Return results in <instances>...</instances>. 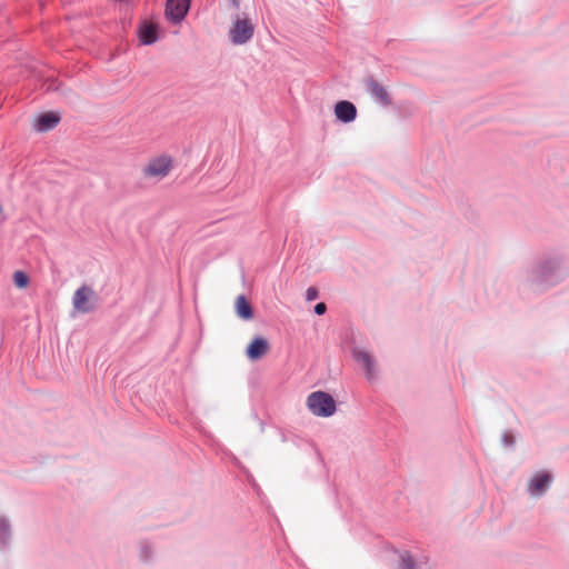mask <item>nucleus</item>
I'll return each mask as SVG.
<instances>
[{
	"mask_svg": "<svg viewBox=\"0 0 569 569\" xmlns=\"http://www.w3.org/2000/svg\"><path fill=\"white\" fill-rule=\"evenodd\" d=\"M308 409L318 417H330L336 412L335 399L327 392L315 391L307 398Z\"/></svg>",
	"mask_w": 569,
	"mask_h": 569,
	"instance_id": "1",
	"label": "nucleus"
},
{
	"mask_svg": "<svg viewBox=\"0 0 569 569\" xmlns=\"http://www.w3.org/2000/svg\"><path fill=\"white\" fill-rule=\"evenodd\" d=\"M173 168V159L169 154H160L151 158L142 168L144 178L162 180Z\"/></svg>",
	"mask_w": 569,
	"mask_h": 569,
	"instance_id": "2",
	"label": "nucleus"
},
{
	"mask_svg": "<svg viewBox=\"0 0 569 569\" xmlns=\"http://www.w3.org/2000/svg\"><path fill=\"white\" fill-rule=\"evenodd\" d=\"M94 299V291L88 286H82L74 292L72 303L76 310L89 312L93 309Z\"/></svg>",
	"mask_w": 569,
	"mask_h": 569,
	"instance_id": "3",
	"label": "nucleus"
},
{
	"mask_svg": "<svg viewBox=\"0 0 569 569\" xmlns=\"http://www.w3.org/2000/svg\"><path fill=\"white\" fill-rule=\"evenodd\" d=\"M253 34V26L249 19H237L230 30V37L233 43L242 44L251 39Z\"/></svg>",
	"mask_w": 569,
	"mask_h": 569,
	"instance_id": "4",
	"label": "nucleus"
},
{
	"mask_svg": "<svg viewBox=\"0 0 569 569\" xmlns=\"http://www.w3.org/2000/svg\"><path fill=\"white\" fill-rule=\"evenodd\" d=\"M552 477L549 472L539 471L529 481L528 490L532 496H541L550 487Z\"/></svg>",
	"mask_w": 569,
	"mask_h": 569,
	"instance_id": "5",
	"label": "nucleus"
},
{
	"mask_svg": "<svg viewBox=\"0 0 569 569\" xmlns=\"http://www.w3.org/2000/svg\"><path fill=\"white\" fill-rule=\"evenodd\" d=\"M190 0H168L166 14L173 22L181 21L188 12Z\"/></svg>",
	"mask_w": 569,
	"mask_h": 569,
	"instance_id": "6",
	"label": "nucleus"
},
{
	"mask_svg": "<svg viewBox=\"0 0 569 569\" xmlns=\"http://www.w3.org/2000/svg\"><path fill=\"white\" fill-rule=\"evenodd\" d=\"M270 350L269 342L266 338L256 337L248 345L246 349V356L248 359L256 361L264 357Z\"/></svg>",
	"mask_w": 569,
	"mask_h": 569,
	"instance_id": "7",
	"label": "nucleus"
},
{
	"mask_svg": "<svg viewBox=\"0 0 569 569\" xmlns=\"http://www.w3.org/2000/svg\"><path fill=\"white\" fill-rule=\"evenodd\" d=\"M368 91L371 96L382 106H389L391 103L387 89L373 78H369L366 81Z\"/></svg>",
	"mask_w": 569,
	"mask_h": 569,
	"instance_id": "8",
	"label": "nucleus"
},
{
	"mask_svg": "<svg viewBox=\"0 0 569 569\" xmlns=\"http://www.w3.org/2000/svg\"><path fill=\"white\" fill-rule=\"evenodd\" d=\"M336 117L342 122H350L356 119L357 109L349 101H339L335 107Z\"/></svg>",
	"mask_w": 569,
	"mask_h": 569,
	"instance_id": "9",
	"label": "nucleus"
},
{
	"mask_svg": "<svg viewBox=\"0 0 569 569\" xmlns=\"http://www.w3.org/2000/svg\"><path fill=\"white\" fill-rule=\"evenodd\" d=\"M60 121V116L56 112H46L39 116L34 123V129L44 132L53 129Z\"/></svg>",
	"mask_w": 569,
	"mask_h": 569,
	"instance_id": "10",
	"label": "nucleus"
},
{
	"mask_svg": "<svg viewBox=\"0 0 569 569\" xmlns=\"http://www.w3.org/2000/svg\"><path fill=\"white\" fill-rule=\"evenodd\" d=\"M353 359L366 370L369 379L373 377V360L370 353L361 349H355L352 351Z\"/></svg>",
	"mask_w": 569,
	"mask_h": 569,
	"instance_id": "11",
	"label": "nucleus"
},
{
	"mask_svg": "<svg viewBox=\"0 0 569 569\" xmlns=\"http://www.w3.org/2000/svg\"><path fill=\"white\" fill-rule=\"evenodd\" d=\"M234 309L237 316L242 320H251L253 318L252 307L243 295L236 298Z\"/></svg>",
	"mask_w": 569,
	"mask_h": 569,
	"instance_id": "12",
	"label": "nucleus"
},
{
	"mask_svg": "<svg viewBox=\"0 0 569 569\" xmlns=\"http://www.w3.org/2000/svg\"><path fill=\"white\" fill-rule=\"evenodd\" d=\"M140 41L143 44H151L157 41V28L153 24H143L139 31Z\"/></svg>",
	"mask_w": 569,
	"mask_h": 569,
	"instance_id": "13",
	"label": "nucleus"
},
{
	"mask_svg": "<svg viewBox=\"0 0 569 569\" xmlns=\"http://www.w3.org/2000/svg\"><path fill=\"white\" fill-rule=\"evenodd\" d=\"M13 283L19 289H24L29 286V277L23 271H14L13 273Z\"/></svg>",
	"mask_w": 569,
	"mask_h": 569,
	"instance_id": "14",
	"label": "nucleus"
},
{
	"mask_svg": "<svg viewBox=\"0 0 569 569\" xmlns=\"http://www.w3.org/2000/svg\"><path fill=\"white\" fill-rule=\"evenodd\" d=\"M400 569H416V563L409 555L401 556Z\"/></svg>",
	"mask_w": 569,
	"mask_h": 569,
	"instance_id": "15",
	"label": "nucleus"
},
{
	"mask_svg": "<svg viewBox=\"0 0 569 569\" xmlns=\"http://www.w3.org/2000/svg\"><path fill=\"white\" fill-rule=\"evenodd\" d=\"M319 296V292L317 290V288L315 287H309L306 291V299L308 301H312V300H316Z\"/></svg>",
	"mask_w": 569,
	"mask_h": 569,
	"instance_id": "16",
	"label": "nucleus"
},
{
	"mask_svg": "<svg viewBox=\"0 0 569 569\" xmlns=\"http://www.w3.org/2000/svg\"><path fill=\"white\" fill-rule=\"evenodd\" d=\"M326 310H327V307L323 302H319L315 307V312L319 316L323 315L326 312Z\"/></svg>",
	"mask_w": 569,
	"mask_h": 569,
	"instance_id": "17",
	"label": "nucleus"
},
{
	"mask_svg": "<svg viewBox=\"0 0 569 569\" xmlns=\"http://www.w3.org/2000/svg\"><path fill=\"white\" fill-rule=\"evenodd\" d=\"M2 212V207L0 206V213Z\"/></svg>",
	"mask_w": 569,
	"mask_h": 569,
	"instance_id": "18",
	"label": "nucleus"
}]
</instances>
